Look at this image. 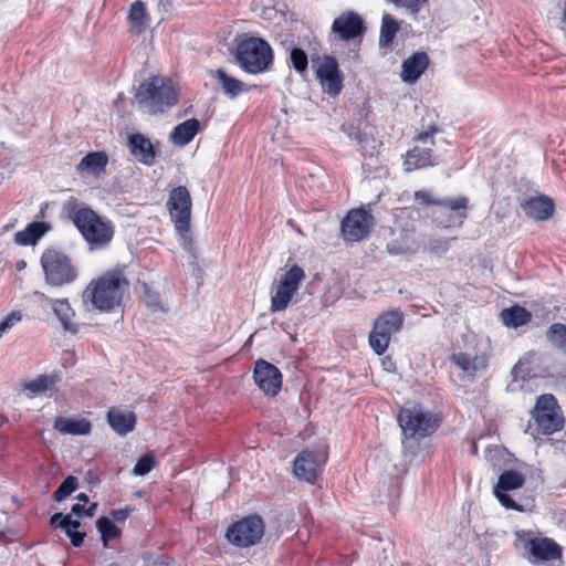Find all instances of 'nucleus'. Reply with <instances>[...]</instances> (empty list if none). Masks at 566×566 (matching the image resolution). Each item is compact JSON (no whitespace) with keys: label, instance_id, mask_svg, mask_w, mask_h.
Instances as JSON below:
<instances>
[{"label":"nucleus","instance_id":"obj_12","mask_svg":"<svg viewBox=\"0 0 566 566\" xmlns=\"http://www.w3.org/2000/svg\"><path fill=\"white\" fill-rule=\"evenodd\" d=\"M312 66L323 92L332 97L337 96L342 92L344 81L337 60L332 55L318 56L312 60Z\"/></svg>","mask_w":566,"mask_h":566},{"label":"nucleus","instance_id":"obj_29","mask_svg":"<svg viewBox=\"0 0 566 566\" xmlns=\"http://www.w3.org/2000/svg\"><path fill=\"white\" fill-rule=\"evenodd\" d=\"M200 123L196 118L187 119L178 124L171 135L170 139L175 145L185 146L189 144L199 132Z\"/></svg>","mask_w":566,"mask_h":566},{"label":"nucleus","instance_id":"obj_58","mask_svg":"<svg viewBox=\"0 0 566 566\" xmlns=\"http://www.w3.org/2000/svg\"><path fill=\"white\" fill-rule=\"evenodd\" d=\"M562 20L563 22L566 23V2L564 3V9H563V17H562Z\"/></svg>","mask_w":566,"mask_h":566},{"label":"nucleus","instance_id":"obj_59","mask_svg":"<svg viewBox=\"0 0 566 566\" xmlns=\"http://www.w3.org/2000/svg\"><path fill=\"white\" fill-rule=\"evenodd\" d=\"M472 452L475 453L476 452V444L475 442L472 443Z\"/></svg>","mask_w":566,"mask_h":566},{"label":"nucleus","instance_id":"obj_52","mask_svg":"<svg viewBox=\"0 0 566 566\" xmlns=\"http://www.w3.org/2000/svg\"><path fill=\"white\" fill-rule=\"evenodd\" d=\"M72 513L77 515V516H81L83 514H86V509L83 504L81 503H77V504H74L71 509Z\"/></svg>","mask_w":566,"mask_h":566},{"label":"nucleus","instance_id":"obj_56","mask_svg":"<svg viewBox=\"0 0 566 566\" xmlns=\"http://www.w3.org/2000/svg\"><path fill=\"white\" fill-rule=\"evenodd\" d=\"M76 499H77L80 502H83V503L88 502V496H87L85 493H80V494H77Z\"/></svg>","mask_w":566,"mask_h":566},{"label":"nucleus","instance_id":"obj_6","mask_svg":"<svg viewBox=\"0 0 566 566\" xmlns=\"http://www.w3.org/2000/svg\"><path fill=\"white\" fill-rule=\"evenodd\" d=\"M40 262L45 275V282L52 286L69 284L77 275L70 258L62 251L48 249L43 252Z\"/></svg>","mask_w":566,"mask_h":566},{"label":"nucleus","instance_id":"obj_31","mask_svg":"<svg viewBox=\"0 0 566 566\" xmlns=\"http://www.w3.org/2000/svg\"><path fill=\"white\" fill-rule=\"evenodd\" d=\"M213 76L219 81L226 95L235 98L249 88L245 84L235 77L230 76L224 70L218 69Z\"/></svg>","mask_w":566,"mask_h":566},{"label":"nucleus","instance_id":"obj_1","mask_svg":"<svg viewBox=\"0 0 566 566\" xmlns=\"http://www.w3.org/2000/svg\"><path fill=\"white\" fill-rule=\"evenodd\" d=\"M128 285L123 271L109 270L88 283L82 298L85 304L91 303L94 310L112 312L122 305Z\"/></svg>","mask_w":566,"mask_h":566},{"label":"nucleus","instance_id":"obj_54","mask_svg":"<svg viewBox=\"0 0 566 566\" xmlns=\"http://www.w3.org/2000/svg\"><path fill=\"white\" fill-rule=\"evenodd\" d=\"M15 222H17V220H13V221H11V222H9V223L4 224V226L2 227V229H1V230H2V233H4V232H9L10 230H12V229L15 227Z\"/></svg>","mask_w":566,"mask_h":566},{"label":"nucleus","instance_id":"obj_27","mask_svg":"<svg viewBox=\"0 0 566 566\" xmlns=\"http://www.w3.org/2000/svg\"><path fill=\"white\" fill-rule=\"evenodd\" d=\"M420 249V241L411 232H402L387 244L390 254H415Z\"/></svg>","mask_w":566,"mask_h":566},{"label":"nucleus","instance_id":"obj_21","mask_svg":"<svg viewBox=\"0 0 566 566\" xmlns=\"http://www.w3.org/2000/svg\"><path fill=\"white\" fill-rule=\"evenodd\" d=\"M522 209L531 219L543 221L554 214L555 205L549 197L542 195L526 199L522 203Z\"/></svg>","mask_w":566,"mask_h":566},{"label":"nucleus","instance_id":"obj_7","mask_svg":"<svg viewBox=\"0 0 566 566\" xmlns=\"http://www.w3.org/2000/svg\"><path fill=\"white\" fill-rule=\"evenodd\" d=\"M415 200L423 206H437L447 210L454 211L455 214L448 220H442L440 217H434L433 221L440 228L449 229L453 227H461L468 217V198L459 196L455 198L437 199L431 192L419 190L416 191Z\"/></svg>","mask_w":566,"mask_h":566},{"label":"nucleus","instance_id":"obj_57","mask_svg":"<svg viewBox=\"0 0 566 566\" xmlns=\"http://www.w3.org/2000/svg\"><path fill=\"white\" fill-rule=\"evenodd\" d=\"M97 504L94 503L92 504L87 510H86V515L88 516H92L94 514V510L96 509Z\"/></svg>","mask_w":566,"mask_h":566},{"label":"nucleus","instance_id":"obj_40","mask_svg":"<svg viewBox=\"0 0 566 566\" xmlns=\"http://www.w3.org/2000/svg\"><path fill=\"white\" fill-rule=\"evenodd\" d=\"M290 60L294 70L298 73H304L307 70L308 60L304 50L294 48L290 53Z\"/></svg>","mask_w":566,"mask_h":566},{"label":"nucleus","instance_id":"obj_18","mask_svg":"<svg viewBox=\"0 0 566 566\" xmlns=\"http://www.w3.org/2000/svg\"><path fill=\"white\" fill-rule=\"evenodd\" d=\"M253 379L256 386L268 396L274 397L282 387V374L273 364L259 359L255 361Z\"/></svg>","mask_w":566,"mask_h":566},{"label":"nucleus","instance_id":"obj_53","mask_svg":"<svg viewBox=\"0 0 566 566\" xmlns=\"http://www.w3.org/2000/svg\"><path fill=\"white\" fill-rule=\"evenodd\" d=\"M147 298H148L147 300L148 305H150L153 307H157L158 306L159 300H158L157 295H148Z\"/></svg>","mask_w":566,"mask_h":566},{"label":"nucleus","instance_id":"obj_42","mask_svg":"<svg viewBox=\"0 0 566 566\" xmlns=\"http://www.w3.org/2000/svg\"><path fill=\"white\" fill-rule=\"evenodd\" d=\"M129 20L135 23L137 27H143L145 24L146 18V8L144 2L136 1L130 6L129 9Z\"/></svg>","mask_w":566,"mask_h":566},{"label":"nucleus","instance_id":"obj_51","mask_svg":"<svg viewBox=\"0 0 566 566\" xmlns=\"http://www.w3.org/2000/svg\"><path fill=\"white\" fill-rule=\"evenodd\" d=\"M85 538V533L77 532L74 536H71V542L75 547H80Z\"/></svg>","mask_w":566,"mask_h":566},{"label":"nucleus","instance_id":"obj_2","mask_svg":"<svg viewBox=\"0 0 566 566\" xmlns=\"http://www.w3.org/2000/svg\"><path fill=\"white\" fill-rule=\"evenodd\" d=\"M398 423L402 430L403 451L413 457L419 451V441L438 429L440 419L420 405H412L401 408Z\"/></svg>","mask_w":566,"mask_h":566},{"label":"nucleus","instance_id":"obj_50","mask_svg":"<svg viewBox=\"0 0 566 566\" xmlns=\"http://www.w3.org/2000/svg\"><path fill=\"white\" fill-rule=\"evenodd\" d=\"M454 214H455L454 211L447 210L443 208H439V210L437 212H434V217H440V219H442V220H448L451 217H453Z\"/></svg>","mask_w":566,"mask_h":566},{"label":"nucleus","instance_id":"obj_41","mask_svg":"<svg viewBox=\"0 0 566 566\" xmlns=\"http://www.w3.org/2000/svg\"><path fill=\"white\" fill-rule=\"evenodd\" d=\"M155 464H156V461H155L154 455L150 453H146L137 460V462L133 469V473L135 475H140V476L146 475L147 473H149L153 470Z\"/></svg>","mask_w":566,"mask_h":566},{"label":"nucleus","instance_id":"obj_13","mask_svg":"<svg viewBox=\"0 0 566 566\" xmlns=\"http://www.w3.org/2000/svg\"><path fill=\"white\" fill-rule=\"evenodd\" d=\"M167 207L175 229L179 234L188 233L191 217V197L185 186L174 188L168 197Z\"/></svg>","mask_w":566,"mask_h":566},{"label":"nucleus","instance_id":"obj_45","mask_svg":"<svg viewBox=\"0 0 566 566\" xmlns=\"http://www.w3.org/2000/svg\"><path fill=\"white\" fill-rule=\"evenodd\" d=\"M81 526L80 521L72 520L71 523H63L62 530L65 532V534L71 538V536H74L75 533H77V528Z\"/></svg>","mask_w":566,"mask_h":566},{"label":"nucleus","instance_id":"obj_47","mask_svg":"<svg viewBox=\"0 0 566 566\" xmlns=\"http://www.w3.org/2000/svg\"><path fill=\"white\" fill-rule=\"evenodd\" d=\"M63 523H69L70 524L71 523V516L70 515H64L62 513H55L50 518V524L53 525V526L62 527Z\"/></svg>","mask_w":566,"mask_h":566},{"label":"nucleus","instance_id":"obj_5","mask_svg":"<svg viewBox=\"0 0 566 566\" xmlns=\"http://www.w3.org/2000/svg\"><path fill=\"white\" fill-rule=\"evenodd\" d=\"M73 221L91 249L107 247L114 237L112 222L101 218L91 208L78 209L74 213Z\"/></svg>","mask_w":566,"mask_h":566},{"label":"nucleus","instance_id":"obj_16","mask_svg":"<svg viewBox=\"0 0 566 566\" xmlns=\"http://www.w3.org/2000/svg\"><path fill=\"white\" fill-rule=\"evenodd\" d=\"M374 226V218L364 208L353 209L344 218L340 230L344 239L349 242H358L365 239Z\"/></svg>","mask_w":566,"mask_h":566},{"label":"nucleus","instance_id":"obj_48","mask_svg":"<svg viewBox=\"0 0 566 566\" xmlns=\"http://www.w3.org/2000/svg\"><path fill=\"white\" fill-rule=\"evenodd\" d=\"M130 512H132L130 507L113 510L112 511V516H113V518L115 521L123 522V521H125L130 515Z\"/></svg>","mask_w":566,"mask_h":566},{"label":"nucleus","instance_id":"obj_43","mask_svg":"<svg viewBox=\"0 0 566 566\" xmlns=\"http://www.w3.org/2000/svg\"><path fill=\"white\" fill-rule=\"evenodd\" d=\"M428 2V0H396L394 3L405 7L410 13L416 14Z\"/></svg>","mask_w":566,"mask_h":566},{"label":"nucleus","instance_id":"obj_11","mask_svg":"<svg viewBox=\"0 0 566 566\" xmlns=\"http://www.w3.org/2000/svg\"><path fill=\"white\" fill-rule=\"evenodd\" d=\"M305 279L304 270L298 265L291 266L274 285V293L271 296V312H282L287 308L292 298Z\"/></svg>","mask_w":566,"mask_h":566},{"label":"nucleus","instance_id":"obj_46","mask_svg":"<svg viewBox=\"0 0 566 566\" xmlns=\"http://www.w3.org/2000/svg\"><path fill=\"white\" fill-rule=\"evenodd\" d=\"M81 526L80 521L72 520L71 523H63L62 530L65 532V534L71 538V536H74L75 533H77V528Z\"/></svg>","mask_w":566,"mask_h":566},{"label":"nucleus","instance_id":"obj_25","mask_svg":"<svg viewBox=\"0 0 566 566\" xmlns=\"http://www.w3.org/2000/svg\"><path fill=\"white\" fill-rule=\"evenodd\" d=\"M451 361L469 377H474L478 371L488 367V358L484 355L455 353L451 356Z\"/></svg>","mask_w":566,"mask_h":566},{"label":"nucleus","instance_id":"obj_30","mask_svg":"<svg viewBox=\"0 0 566 566\" xmlns=\"http://www.w3.org/2000/svg\"><path fill=\"white\" fill-rule=\"evenodd\" d=\"M48 229L44 222H32L23 231L14 234V242L23 247L35 244L45 234Z\"/></svg>","mask_w":566,"mask_h":566},{"label":"nucleus","instance_id":"obj_38","mask_svg":"<svg viewBox=\"0 0 566 566\" xmlns=\"http://www.w3.org/2000/svg\"><path fill=\"white\" fill-rule=\"evenodd\" d=\"M77 488V479L69 475L54 491L53 499L57 502L65 500Z\"/></svg>","mask_w":566,"mask_h":566},{"label":"nucleus","instance_id":"obj_24","mask_svg":"<svg viewBox=\"0 0 566 566\" xmlns=\"http://www.w3.org/2000/svg\"><path fill=\"white\" fill-rule=\"evenodd\" d=\"M107 422L117 434L126 436L134 430L136 426V416L132 411L111 408L107 412Z\"/></svg>","mask_w":566,"mask_h":566},{"label":"nucleus","instance_id":"obj_3","mask_svg":"<svg viewBox=\"0 0 566 566\" xmlns=\"http://www.w3.org/2000/svg\"><path fill=\"white\" fill-rule=\"evenodd\" d=\"M135 99L150 114L163 113L178 102V94L170 80L150 76L137 88Z\"/></svg>","mask_w":566,"mask_h":566},{"label":"nucleus","instance_id":"obj_55","mask_svg":"<svg viewBox=\"0 0 566 566\" xmlns=\"http://www.w3.org/2000/svg\"><path fill=\"white\" fill-rule=\"evenodd\" d=\"M186 234L187 233H184V234H180V235L182 237V240H184V248L186 250L190 251L192 242L186 238Z\"/></svg>","mask_w":566,"mask_h":566},{"label":"nucleus","instance_id":"obj_36","mask_svg":"<svg viewBox=\"0 0 566 566\" xmlns=\"http://www.w3.org/2000/svg\"><path fill=\"white\" fill-rule=\"evenodd\" d=\"M55 384V379L52 376H39L38 378L27 382L24 385V389L38 395L46 392L48 390L52 389Z\"/></svg>","mask_w":566,"mask_h":566},{"label":"nucleus","instance_id":"obj_9","mask_svg":"<svg viewBox=\"0 0 566 566\" xmlns=\"http://www.w3.org/2000/svg\"><path fill=\"white\" fill-rule=\"evenodd\" d=\"M265 524L258 514H252L233 523L227 531L228 541L238 547L256 545L263 537Z\"/></svg>","mask_w":566,"mask_h":566},{"label":"nucleus","instance_id":"obj_60","mask_svg":"<svg viewBox=\"0 0 566 566\" xmlns=\"http://www.w3.org/2000/svg\"><path fill=\"white\" fill-rule=\"evenodd\" d=\"M392 2H395L396 0H391Z\"/></svg>","mask_w":566,"mask_h":566},{"label":"nucleus","instance_id":"obj_49","mask_svg":"<svg viewBox=\"0 0 566 566\" xmlns=\"http://www.w3.org/2000/svg\"><path fill=\"white\" fill-rule=\"evenodd\" d=\"M151 566H175L174 560L167 556H159L153 563Z\"/></svg>","mask_w":566,"mask_h":566},{"label":"nucleus","instance_id":"obj_17","mask_svg":"<svg viewBox=\"0 0 566 566\" xmlns=\"http://www.w3.org/2000/svg\"><path fill=\"white\" fill-rule=\"evenodd\" d=\"M524 484V476L514 471H504L500 476L496 486L494 488V495L499 502L509 510L524 512L528 509L530 504H518L510 495L506 494L509 491L520 489Z\"/></svg>","mask_w":566,"mask_h":566},{"label":"nucleus","instance_id":"obj_33","mask_svg":"<svg viewBox=\"0 0 566 566\" xmlns=\"http://www.w3.org/2000/svg\"><path fill=\"white\" fill-rule=\"evenodd\" d=\"M501 317L506 326L520 327L528 323L531 313L522 306L515 305L501 312Z\"/></svg>","mask_w":566,"mask_h":566},{"label":"nucleus","instance_id":"obj_34","mask_svg":"<svg viewBox=\"0 0 566 566\" xmlns=\"http://www.w3.org/2000/svg\"><path fill=\"white\" fill-rule=\"evenodd\" d=\"M399 23L388 13H385L381 20L379 45L389 48L399 31Z\"/></svg>","mask_w":566,"mask_h":566},{"label":"nucleus","instance_id":"obj_44","mask_svg":"<svg viewBox=\"0 0 566 566\" xmlns=\"http://www.w3.org/2000/svg\"><path fill=\"white\" fill-rule=\"evenodd\" d=\"M21 314L19 312H12L3 321L0 322V338L9 331L14 324L21 321Z\"/></svg>","mask_w":566,"mask_h":566},{"label":"nucleus","instance_id":"obj_35","mask_svg":"<svg viewBox=\"0 0 566 566\" xmlns=\"http://www.w3.org/2000/svg\"><path fill=\"white\" fill-rule=\"evenodd\" d=\"M547 340L556 348L566 353V325L562 323L552 324L546 331Z\"/></svg>","mask_w":566,"mask_h":566},{"label":"nucleus","instance_id":"obj_32","mask_svg":"<svg viewBox=\"0 0 566 566\" xmlns=\"http://www.w3.org/2000/svg\"><path fill=\"white\" fill-rule=\"evenodd\" d=\"M52 310L63 328L67 332L75 334L78 328L75 323L72 322L74 311L65 300H56L52 303Z\"/></svg>","mask_w":566,"mask_h":566},{"label":"nucleus","instance_id":"obj_22","mask_svg":"<svg viewBox=\"0 0 566 566\" xmlns=\"http://www.w3.org/2000/svg\"><path fill=\"white\" fill-rule=\"evenodd\" d=\"M128 147L132 155L139 163L150 166L155 163L156 150L150 139L140 133L132 134L128 137Z\"/></svg>","mask_w":566,"mask_h":566},{"label":"nucleus","instance_id":"obj_39","mask_svg":"<svg viewBox=\"0 0 566 566\" xmlns=\"http://www.w3.org/2000/svg\"><path fill=\"white\" fill-rule=\"evenodd\" d=\"M453 240H455V238H432L429 240L426 250L431 254L441 256L449 251L451 247V241Z\"/></svg>","mask_w":566,"mask_h":566},{"label":"nucleus","instance_id":"obj_26","mask_svg":"<svg viewBox=\"0 0 566 566\" xmlns=\"http://www.w3.org/2000/svg\"><path fill=\"white\" fill-rule=\"evenodd\" d=\"M54 429L62 434L86 436L91 432V422L86 419L57 417L54 421Z\"/></svg>","mask_w":566,"mask_h":566},{"label":"nucleus","instance_id":"obj_15","mask_svg":"<svg viewBox=\"0 0 566 566\" xmlns=\"http://www.w3.org/2000/svg\"><path fill=\"white\" fill-rule=\"evenodd\" d=\"M327 461L324 449L303 450L293 461V472L296 478L314 483Z\"/></svg>","mask_w":566,"mask_h":566},{"label":"nucleus","instance_id":"obj_14","mask_svg":"<svg viewBox=\"0 0 566 566\" xmlns=\"http://www.w3.org/2000/svg\"><path fill=\"white\" fill-rule=\"evenodd\" d=\"M557 400L553 395H542L537 398L533 417L539 431L551 434L563 428L564 420L558 415Z\"/></svg>","mask_w":566,"mask_h":566},{"label":"nucleus","instance_id":"obj_19","mask_svg":"<svg viewBox=\"0 0 566 566\" xmlns=\"http://www.w3.org/2000/svg\"><path fill=\"white\" fill-rule=\"evenodd\" d=\"M525 553L533 564L556 560L562 556L558 544L547 537H533L525 542Z\"/></svg>","mask_w":566,"mask_h":566},{"label":"nucleus","instance_id":"obj_23","mask_svg":"<svg viewBox=\"0 0 566 566\" xmlns=\"http://www.w3.org/2000/svg\"><path fill=\"white\" fill-rule=\"evenodd\" d=\"M429 65L428 54L416 52L402 63L401 80L406 83H415Z\"/></svg>","mask_w":566,"mask_h":566},{"label":"nucleus","instance_id":"obj_28","mask_svg":"<svg viewBox=\"0 0 566 566\" xmlns=\"http://www.w3.org/2000/svg\"><path fill=\"white\" fill-rule=\"evenodd\" d=\"M108 163V157L103 151H93L84 156L76 166L78 172H88L99 176Z\"/></svg>","mask_w":566,"mask_h":566},{"label":"nucleus","instance_id":"obj_20","mask_svg":"<svg viewBox=\"0 0 566 566\" xmlns=\"http://www.w3.org/2000/svg\"><path fill=\"white\" fill-rule=\"evenodd\" d=\"M365 30L364 20L354 11L343 12L332 24V31L345 41L361 35Z\"/></svg>","mask_w":566,"mask_h":566},{"label":"nucleus","instance_id":"obj_10","mask_svg":"<svg viewBox=\"0 0 566 566\" xmlns=\"http://www.w3.org/2000/svg\"><path fill=\"white\" fill-rule=\"evenodd\" d=\"M402 323L403 315L399 310L386 312L375 321L369 334V345L377 355L387 350L392 334L401 329Z\"/></svg>","mask_w":566,"mask_h":566},{"label":"nucleus","instance_id":"obj_37","mask_svg":"<svg viewBox=\"0 0 566 566\" xmlns=\"http://www.w3.org/2000/svg\"><path fill=\"white\" fill-rule=\"evenodd\" d=\"M96 526L101 533L104 545H106L108 541H112L119 535V530L108 517L98 518Z\"/></svg>","mask_w":566,"mask_h":566},{"label":"nucleus","instance_id":"obj_4","mask_svg":"<svg viewBox=\"0 0 566 566\" xmlns=\"http://www.w3.org/2000/svg\"><path fill=\"white\" fill-rule=\"evenodd\" d=\"M238 65L249 74H260L269 71L273 64V50L263 39L248 36L240 40L235 48Z\"/></svg>","mask_w":566,"mask_h":566},{"label":"nucleus","instance_id":"obj_8","mask_svg":"<svg viewBox=\"0 0 566 566\" xmlns=\"http://www.w3.org/2000/svg\"><path fill=\"white\" fill-rule=\"evenodd\" d=\"M437 132L436 127H430L413 139V146L408 150L403 163L406 171L434 166L439 163L438 156L433 153Z\"/></svg>","mask_w":566,"mask_h":566}]
</instances>
